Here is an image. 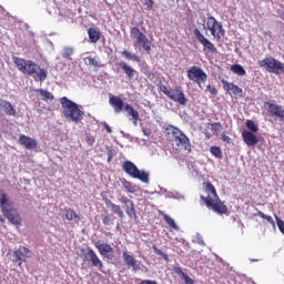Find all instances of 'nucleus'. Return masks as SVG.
I'll return each mask as SVG.
<instances>
[{
  "mask_svg": "<svg viewBox=\"0 0 284 284\" xmlns=\"http://www.w3.org/2000/svg\"><path fill=\"white\" fill-rule=\"evenodd\" d=\"M13 63L22 74L33 77L34 81L43 83L48 79V71L42 69L32 60H26L23 58L13 57Z\"/></svg>",
  "mask_w": 284,
  "mask_h": 284,
  "instance_id": "f03ea898",
  "label": "nucleus"
},
{
  "mask_svg": "<svg viewBox=\"0 0 284 284\" xmlns=\"http://www.w3.org/2000/svg\"><path fill=\"white\" fill-rule=\"evenodd\" d=\"M103 225H112V217L110 215H104L102 219Z\"/></svg>",
  "mask_w": 284,
  "mask_h": 284,
  "instance_id": "37998d69",
  "label": "nucleus"
},
{
  "mask_svg": "<svg viewBox=\"0 0 284 284\" xmlns=\"http://www.w3.org/2000/svg\"><path fill=\"white\" fill-rule=\"evenodd\" d=\"M169 98L171 99V101H174V103H179L180 105H186L187 103V98L185 97V93L183 92L181 87H175L174 89H171Z\"/></svg>",
  "mask_w": 284,
  "mask_h": 284,
  "instance_id": "dca6fc26",
  "label": "nucleus"
},
{
  "mask_svg": "<svg viewBox=\"0 0 284 284\" xmlns=\"http://www.w3.org/2000/svg\"><path fill=\"white\" fill-rule=\"evenodd\" d=\"M267 112L270 116L274 119H280V121H284V108L280 104H274L272 102H266Z\"/></svg>",
  "mask_w": 284,
  "mask_h": 284,
  "instance_id": "f3484780",
  "label": "nucleus"
},
{
  "mask_svg": "<svg viewBox=\"0 0 284 284\" xmlns=\"http://www.w3.org/2000/svg\"><path fill=\"white\" fill-rule=\"evenodd\" d=\"M104 128H105L106 132H109V133L112 132V129L110 128V125H105Z\"/></svg>",
  "mask_w": 284,
  "mask_h": 284,
  "instance_id": "09e8293b",
  "label": "nucleus"
},
{
  "mask_svg": "<svg viewBox=\"0 0 284 284\" xmlns=\"http://www.w3.org/2000/svg\"><path fill=\"white\" fill-rule=\"evenodd\" d=\"M210 152L215 159H223V151L219 146H211Z\"/></svg>",
  "mask_w": 284,
  "mask_h": 284,
  "instance_id": "f704fd0d",
  "label": "nucleus"
},
{
  "mask_svg": "<svg viewBox=\"0 0 284 284\" xmlns=\"http://www.w3.org/2000/svg\"><path fill=\"white\" fill-rule=\"evenodd\" d=\"M118 65L119 68H121V70H123L129 79H134V74H136V71L132 67L128 65V63L125 62H119Z\"/></svg>",
  "mask_w": 284,
  "mask_h": 284,
  "instance_id": "393cba45",
  "label": "nucleus"
},
{
  "mask_svg": "<svg viewBox=\"0 0 284 284\" xmlns=\"http://www.w3.org/2000/svg\"><path fill=\"white\" fill-rule=\"evenodd\" d=\"M222 139H223V141H229V140H230V136L223 135Z\"/></svg>",
  "mask_w": 284,
  "mask_h": 284,
  "instance_id": "8fccbe9b",
  "label": "nucleus"
},
{
  "mask_svg": "<svg viewBox=\"0 0 284 284\" xmlns=\"http://www.w3.org/2000/svg\"><path fill=\"white\" fill-rule=\"evenodd\" d=\"M36 92H39V94H41V97H43V101H53L54 100V95L49 91H45L43 89H38V90H36Z\"/></svg>",
  "mask_w": 284,
  "mask_h": 284,
  "instance_id": "c756f323",
  "label": "nucleus"
},
{
  "mask_svg": "<svg viewBox=\"0 0 284 284\" xmlns=\"http://www.w3.org/2000/svg\"><path fill=\"white\" fill-rule=\"evenodd\" d=\"M206 29L210 30L212 37L217 41H221L222 37H225V29H223V22H220L213 16H210L206 20Z\"/></svg>",
  "mask_w": 284,
  "mask_h": 284,
  "instance_id": "9b49d317",
  "label": "nucleus"
},
{
  "mask_svg": "<svg viewBox=\"0 0 284 284\" xmlns=\"http://www.w3.org/2000/svg\"><path fill=\"white\" fill-rule=\"evenodd\" d=\"M153 250H154L155 254H158V256H162L163 260L170 261V256H168V254L164 253L163 251H161L159 247L153 246Z\"/></svg>",
  "mask_w": 284,
  "mask_h": 284,
  "instance_id": "4c0bfd02",
  "label": "nucleus"
},
{
  "mask_svg": "<svg viewBox=\"0 0 284 284\" xmlns=\"http://www.w3.org/2000/svg\"><path fill=\"white\" fill-rule=\"evenodd\" d=\"M275 220L280 232H282V234L284 235V221L281 220L277 215H275Z\"/></svg>",
  "mask_w": 284,
  "mask_h": 284,
  "instance_id": "ea45409f",
  "label": "nucleus"
},
{
  "mask_svg": "<svg viewBox=\"0 0 284 284\" xmlns=\"http://www.w3.org/2000/svg\"><path fill=\"white\" fill-rule=\"evenodd\" d=\"M257 216H260V219H264V221H267V223H271V225L273 226L276 225V222H274V219L272 217V215H267L262 211H258Z\"/></svg>",
  "mask_w": 284,
  "mask_h": 284,
  "instance_id": "c9c22d12",
  "label": "nucleus"
},
{
  "mask_svg": "<svg viewBox=\"0 0 284 284\" xmlns=\"http://www.w3.org/2000/svg\"><path fill=\"white\" fill-rule=\"evenodd\" d=\"M122 185L129 194H134L139 190V186H136V184H133L128 180H123Z\"/></svg>",
  "mask_w": 284,
  "mask_h": 284,
  "instance_id": "cd10ccee",
  "label": "nucleus"
},
{
  "mask_svg": "<svg viewBox=\"0 0 284 284\" xmlns=\"http://www.w3.org/2000/svg\"><path fill=\"white\" fill-rule=\"evenodd\" d=\"M242 139L244 143H246L248 146L256 145V143H258V138L256 136V134L247 130H244L242 132Z\"/></svg>",
  "mask_w": 284,
  "mask_h": 284,
  "instance_id": "5701e85b",
  "label": "nucleus"
},
{
  "mask_svg": "<svg viewBox=\"0 0 284 284\" xmlns=\"http://www.w3.org/2000/svg\"><path fill=\"white\" fill-rule=\"evenodd\" d=\"M120 203H123V205L125 206V213L129 216V219H133L134 221H136L139 219V216L136 215V209L134 206V201L130 200L128 196L122 195L119 199Z\"/></svg>",
  "mask_w": 284,
  "mask_h": 284,
  "instance_id": "4468645a",
  "label": "nucleus"
},
{
  "mask_svg": "<svg viewBox=\"0 0 284 284\" xmlns=\"http://www.w3.org/2000/svg\"><path fill=\"white\" fill-rule=\"evenodd\" d=\"M193 34L195 39H197L199 43L203 45L204 50H207L209 52H212V53L216 52V47L214 45V43H212V41H210V39H207L204 34H202L201 30L194 29Z\"/></svg>",
  "mask_w": 284,
  "mask_h": 284,
  "instance_id": "ddd939ff",
  "label": "nucleus"
},
{
  "mask_svg": "<svg viewBox=\"0 0 284 284\" xmlns=\"http://www.w3.org/2000/svg\"><path fill=\"white\" fill-rule=\"evenodd\" d=\"M203 192L206 195H200L202 203L215 214L223 216V214H230V209L225 205V202L221 201L219 197V193H216V187L212 184V182H203L202 183Z\"/></svg>",
  "mask_w": 284,
  "mask_h": 284,
  "instance_id": "f257e3e1",
  "label": "nucleus"
},
{
  "mask_svg": "<svg viewBox=\"0 0 284 284\" xmlns=\"http://www.w3.org/2000/svg\"><path fill=\"white\" fill-rule=\"evenodd\" d=\"M0 223H6V219L0 215Z\"/></svg>",
  "mask_w": 284,
  "mask_h": 284,
  "instance_id": "3c124183",
  "label": "nucleus"
},
{
  "mask_svg": "<svg viewBox=\"0 0 284 284\" xmlns=\"http://www.w3.org/2000/svg\"><path fill=\"white\" fill-rule=\"evenodd\" d=\"M84 257L88 263H91L92 267H98L100 272H103V262L101 261V258H99V255H97V252H94V250L88 248Z\"/></svg>",
  "mask_w": 284,
  "mask_h": 284,
  "instance_id": "2eb2a0df",
  "label": "nucleus"
},
{
  "mask_svg": "<svg viewBox=\"0 0 284 284\" xmlns=\"http://www.w3.org/2000/svg\"><path fill=\"white\" fill-rule=\"evenodd\" d=\"M257 64L264 68L270 74H284V63L278 61L276 58L268 57L260 60Z\"/></svg>",
  "mask_w": 284,
  "mask_h": 284,
  "instance_id": "1a4fd4ad",
  "label": "nucleus"
},
{
  "mask_svg": "<svg viewBox=\"0 0 284 284\" xmlns=\"http://www.w3.org/2000/svg\"><path fill=\"white\" fill-rule=\"evenodd\" d=\"M221 128H222L221 122H213V123H211L212 132H219V130H221Z\"/></svg>",
  "mask_w": 284,
  "mask_h": 284,
  "instance_id": "79ce46f5",
  "label": "nucleus"
},
{
  "mask_svg": "<svg viewBox=\"0 0 284 284\" xmlns=\"http://www.w3.org/2000/svg\"><path fill=\"white\" fill-rule=\"evenodd\" d=\"M245 125L247 130H250V132H258V125H256V123L253 120H246Z\"/></svg>",
  "mask_w": 284,
  "mask_h": 284,
  "instance_id": "72a5a7b5",
  "label": "nucleus"
},
{
  "mask_svg": "<svg viewBox=\"0 0 284 284\" xmlns=\"http://www.w3.org/2000/svg\"><path fill=\"white\" fill-rule=\"evenodd\" d=\"M32 256V251L26 246H19L14 252H13V260L12 263H17L19 267L23 265Z\"/></svg>",
  "mask_w": 284,
  "mask_h": 284,
  "instance_id": "f8f14e48",
  "label": "nucleus"
},
{
  "mask_svg": "<svg viewBox=\"0 0 284 284\" xmlns=\"http://www.w3.org/2000/svg\"><path fill=\"white\" fill-rule=\"evenodd\" d=\"M144 6H146V10H152L154 8V0H144Z\"/></svg>",
  "mask_w": 284,
  "mask_h": 284,
  "instance_id": "c03bdc74",
  "label": "nucleus"
},
{
  "mask_svg": "<svg viewBox=\"0 0 284 284\" xmlns=\"http://www.w3.org/2000/svg\"><path fill=\"white\" fill-rule=\"evenodd\" d=\"M85 65H92L93 68H101V62L99 61V57H85L84 58Z\"/></svg>",
  "mask_w": 284,
  "mask_h": 284,
  "instance_id": "bb28decb",
  "label": "nucleus"
},
{
  "mask_svg": "<svg viewBox=\"0 0 284 284\" xmlns=\"http://www.w3.org/2000/svg\"><path fill=\"white\" fill-rule=\"evenodd\" d=\"M72 54H74V50H72V48H65L62 53V57L63 59H70Z\"/></svg>",
  "mask_w": 284,
  "mask_h": 284,
  "instance_id": "58836bf2",
  "label": "nucleus"
},
{
  "mask_svg": "<svg viewBox=\"0 0 284 284\" xmlns=\"http://www.w3.org/2000/svg\"><path fill=\"white\" fill-rule=\"evenodd\" d=\"M166 134L172 141H174L176 148L192 152V143H190V138L185 135V133H183V131H181L179 128L169 125L166 128Z\"/></svg>",
  "mask_w": 284,
  "mask_h": 284,
  "instance_id": "423d86ee",
  "label": "nucleus"
},
{
  "mask_svg": "<svg viewBox=\"0 0 284 284\" xmlns=\"http://www.w3.org/2000/svg\"><path fill=\"white\" fill-rule=\"evenodd\" d=\"M222 85L225 92H227L231 97L232 94L234 97H241L243 94V89H241L239 85L227 82L225 80H222Z\"/></svg>",
  "mask_w": 284,
  "mask_h": 284,
  "instance_id": "6ab92c4d",
  "label": "nucleus"
},
{
  "mask_svg": "<svg viewBox=\"0 0 284 284\" xmlns=\"http://www.w3.org/2000/svg\"><path fill=\"white\" fill-rule=\"evenodd\" d=\"M161 214H162L165 223H168L172 227V230H179V225H176V222H174V220L170 215H168L165 213H161Z\"/></svg>",
  "mask_w": 284,
  "mask_h": 284,
  "instance_id": "2f4dec72",
  "label": "nucleus"
},
{
  "mask_svg": "<svg viewBox=\"0 0 284 284\" xmlns=\"http://www.w3.org/2000/svg\"><path fill=\"white\" fill-rule=\"evenodd\" d=\"M95 139L92 135L87 136V143L88 145H94Z\"/></svg>",
  "mask_w": 284,
  "mask_h": 284,
  "instance_id": "49530a36",
  "label": "nucleus"
},
{
  "mask_svg": "<svg viewBox=\"0 0 284 284\" xmlns=\"http://www.w3.org/2000/svg\"><path fill=\"white\" fill-rule=\"evenodd\" d=\"M95 247L100 252L101 256H104V258H114V248L112 245L95 242Z\"/></svg>",
  "mask_w": 284,
  "mask_h": 284,
  "instance_id": "a211bd4d",
  "label": "nucleus"
},
{
  "mask_svg": "<svg viewBox=\"0 0 284 284\" xmlns=\"http://www.w3.org/2000/svg\"><path fill=\"white\" fill-rule=\"evenodd\" d=\"M231 70L234 72V74H237V77H245L246 74L245 69L241 64H233Z\"/></svg>",
  "mask_w": 284,
  "mask_h": 284,
  "instance_id": "c85d7f7f",
  "label": "nucleus"
},
{
  "mask_svg": "<svg viewBox=\"0 0 284 284\" xmlns=\"http://www.w3.org/2000/svg\"><path fill=\"white\" fill-rule=\"evenodd\" d=\"M60 104L63 109L62 114L64 119L72 121V123H81V121H83V114H85V112L79 109V104L68 99V97H62Z\"/></svg>",
  "mask_w": 284,
  "mask_h": 284,
  "instance_id": "39448f33",
  "label": "nucleus"
},
{
  "mask_svg": "<svg viewBox=\"0 0 284 284\" xmlns=\"http://www.w3.org/2000/svg\"><path fill=\"white\" fill-rule=\"evenodd\" d=\"M104 203L106 207H109L113 212V214H116L119 216V219L125 217V213H123V210L121 209L120 205L111 202V200L108 197L104 199Z\"/></svg>",
  "mask_w": 284,
  "mask_h": 284,
  "instance_id": "4be33fe9",
  "label": "nucleus"
},
{
  "mask_svg": "<svg viewBox=\"0 0 284 284\" xmlns=\"http://www.w3.org/2000/svg\"><path fill=\"white\" fill-rule=\"evenodd\" d=\"M205 92H210V94H219V90L212 84L206 85Z\"/></svg>",
  "mask_w": 284,
  "mask_h": 284,
  "instance_id": "a19ab883",
  "label": "nucleus"
},
{
  "mask_svg": "<svg viewBox=\"0 0 284 284\" xmlns=\"http://www.w3.org/2000/svg\"><path fill=\"white\" fill-rule=\"evenodd\" d=\"M158 88H159L160 92H163V94H165V97H170V92H172V89L171 90L168 89V85L162 84L160 82V84H158Z\"/></svg>",
  "mask_w": 284,
  "mask_h": 284,
  "instance_id": "e433bc0d",
  "label": "nucleus"
},
{
  "mask_svg": "<svg viewBox=\"0 0 284 284\" xmlns=\"http://www.w3.org/2000/svg\"><path fill=\"white\" fill-rule=\"evenodd\" d=\"M140 284H159L156 281L143 280Z\"/></svg>",
  "mask_w": 284,
  "mask_h": 284,
  "instance_id": "de8ad7c7",
  "label": "nucleus"
},
{
  "mask_svg": "<svg viewBox=\"0 0 284 284\" xmlns=\"http://www.w3.org/2000/svg\"><path fill=\"white\" fill-rule=\"evenodd\" d=\"M88 36H89L91 43H97L99 41V39H101V31H99L94 28H90L88 30Z\"/></svg>",
  "mask_w": 284,
  "mask_h": 284,
  "instance_id": "a878e982",
  "label": "nucleus"
},
{
  "mask_svg": "<svg viewBox=\"0 0 284 284\" xmlns=\"http://www.w3.org/2000/svg\"><path fill=\"white\" fill-rule=\"evenodd\" d=\"M122 170L132 179H139L142 183H150V174L145 171L139 170L134 162L125 161L122 164Z\"/></svg>",
  "mask_w": 284,
  "mask_h": 284,
  "instance_id": "6e6552de",
  "label": "nucleus"
},
{
  "mask_svg": "<svg viewBox=\"0 0 284 284\" xmlns=\"http://www.w3.org/2000/svg\"><path fill=\"white\" fill-rule=\"evenodd\" d=\"M122 57L125 58L128 61H136L139 62L140 59L136 54H133L132 52L124 50L122 51Z\"/></svg>",
  "mask_w": 284,
  "mask_h": 284,
  "instance_id": "473e14b6",
  "label": "nucleus"
},
{
  "mask_svg": "<svg viewBox=\"0 0 284 284\" xmlns=\"http://www.w3.org/2000/svg\"><path fill=\"white\" fill-rule=\"evenodd\" d=\"M186 77L189 81L196 83L197 88L201 90H203V85H205V82L207 81V73H205V71L199 65H192L187 69Z\"/></svg>",
  "mask_w": 284,
  "mask_h": 284,
  "instance_id": "9d476101",
  "label": "nucleus"
},
{
  "mask_svg": "<svg viewBox=\"0 0 284 284\" xmlns=\"http://www.w3.org/2000/svg\"><path fill=\"white\" fill-rule=\"evenodd\" d=\"M106 156H108V163H112V159H114V153L112 152V150H109L106 152Z\"/></svg>",
  "mask_w": 284,
  "mask_h": 284,
  "instance_id": "a18cd8bd",
  "label": "nucleus"
},
{
  "mask_svg": "<svg viewBox=\"0 0 284 284\" xmlns=\"http://www.w3.org/2000/svg\"><path fill=\"white\" fill-rule=\"evenodd\" d=\"M131 39L134 40V45L140 48V50H144L146 54L152 52V42L148 39V36L142 33L141 29L138 27L131 28Z\"/></svg>",
  "mask_w": 284,
  "mask_h": 284,
  "instance_id": "0eeeda50",
  "label": "nucleus"
},
{
  "mask_svg": "<svg viewBox=\"0 0 284 284\" xmlns=\"http://www.w3.org/2000/svg\"><path fill=\"white\" fill-rule=\"evenodd\" d=\"M122 258L126 265V267H132L133 272L139 271V264L136 263V258H134L132 255L128 254V252L122 253Z\"/></svg>",
  "mask_w": 284,
  "mask_h": 284,
  "instance_id": "b1692460",
  "label": "nucleus"
},
{
  "mask_svg": "<svg viewBox=\"0 0 284 284\" xmlns=\"http://www.w3.org/2000/svg\"><path fill=\"white\" fill-rule=\"evenodd\" d=\"M104 1V3H108V0H103Z\"/></svg>",
  "mask_w": 284,
  "mask_h": 284,
  "instance_id": "603ef678",
  "label": "nucleus"
},
{
  "mask_svg": "<svg viewBox=\"0 0 284 284\" xmlns=\"http://www.w3.org/2000/svg\"><path fill=\"white\" fill-rule=\"evenodd\" d=\"M0 210L3 216L9 220V223L21 225L22 219L19 210L12 207V201H10L8 193L2 189H0Z\"/></svg>",
  "mask_w": 284,
  "mask_h": 284,
  "instance_id": "7ed1b4c3",
  "label": "nucleus"
},
{
  "mask_svg": "<svg viewBox=\"0 0 284 284\" xmlns=\"http://www.w3.org/2000/svg\"><path fill=\"white\" fill-rule=\"evenodd\" d=\"M0 108L3 110L7 116H17V110L12 106V103L8 100L0 99Z\"/></svg>",
  "mask_w": 284,
  "mask_h": 284,
  "instance_id": "aec40b11",
  "label": "nucleus"
},
{
  "mask_svg": "<svg viewBox=\"0 0 284 284\" xmlns=\"http://www.w3.org/2000/svg\"><path fill=\"white\" fill-rule=\"evenodd\" d=\"M64 216L67 221H74L75 219L79 220V214H77V212H74L72 209L64 210Z\"/></svg>",
  "mask_w": 284,
  "mask_h": 284,
  "instance_id": "7c9ffc66",
  "label": "nucleus"
},
{
  "mask_svg": "<svg viewBox=\"0 0 284 284\" xmlns=\"http://www.w3.org/2000/svg\"><path fill=\"white\" fill-rule=\"evenodd\" d=\"M109 103L116 114H121V112L124 110L126 112V116L130 119V121H132L133 125H139L141 118L139 111H136L134 106L130 105L129 103H124L123 99L116 95L110 97Z\"/></svg>",
  "mask_w": 284,
  "mask_h": 284,
  "instance_id": "20e7f679",
  "label": "nucleus"
},
{
  "mask_svg": "<svg viewBox=\"0 0 284 284\" xmlns=\"http://www.w3.org/2000/svg\"><path fill=\"white\" fill-rule=\"evenodd\" d=\"M19 143L20 145H23L26 150H34V148L38 145L37 140L27 135H20Z\"/></svg>",
  "mask_w": 284,
  "mask_h": 284,
  "instance_id": "412c9836",
  "label": "nucleus"
}]
</instances>
